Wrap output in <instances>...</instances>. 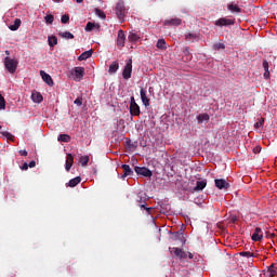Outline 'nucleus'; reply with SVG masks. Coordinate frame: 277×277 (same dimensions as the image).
Returning <instances> with one entry per match:
<instances>
[{"mask_svg":"<svg viewBox=\"0 0 277 277\" xmlns=\"http://www.w3.org/2000/svg\"><path fill=\"white\" fill-rule=\"evenodd\" d=\"M4 67L11 75H14V72H16V68H18V62L14 58H10L9 56H6L4 58Z\"/></svg>","mask_w":277,"mask_h":277,"instance_id":"f257e3e1","label":"nucleus"},{"mask_svg":"<svg viewBox=\"0 0 277 277\" xmlns=\"http://www.w3.org/2000/svg\"><path fill=\"white\" fill-rule=\"evenodd\" d=\"M116 15L120 23H124V16H127V6H124V2L120 1L117 3Z\"/></svg>","mask_w":277,"mask_h":277,"instance_id":"f03ea898","label":"nucleus"},{"mask_svg":"<svg viewBox=\"0 0 277 277\" xmlns=\"http://www.w3.org/2000/svg\"><path fill=\"white\" fill-rule=\"evenodd\" d=\"M70 72L75 77V81H81L85 75V68L75 67Z\"/></svg>","mask_w":277,"mask_h":277,"instance_id":"7ed1b4c3","label":"nucleus"},{"mask_svg":"<svg viewBox=\"0 0 277 277\" xmlns=\"http://www.w3.org/2000/svg\"><path fill=\"white\" fill-rule=\"evenodd\" d=\"M131 72H133V60H129L124 66L122 77L123 79H131Z\"/></svg>","mask_w":277,"mask_h":277,"instance_id":"20e7f679","label":"nucleus"},{"mask_svg":"<svg viewBox=\"0 0 277 277\" xmlns=\"http://www.w3.org/2000/svg\"><path fill=\"white\" fill-rule=\"evenodd\" d=\"M214 25L216 27H230V25H235V21L228 19L226 17H221L215 21Z\"/></svg>","mask_w":277,"mask_h":277,"instance_id":"39448f33","label":"nucleus"},{"mask_svg":"<svg viewBox=\"0 0 277 277\" xmlns=\"http://www.w3.org/2000/svg\"><path fill=\"white\" fill-rule=\"evenodd\" d=\"M134 172H136V174L141 176H146L147 179H150V176H153V171H150L146 167H135Z\"/></svg>","mask_w":277,"mask_h":277,"instance_id":"423d86ee","label":"nucleus"},{"mask_svg":"<svg viewBox=\"0 0 277 277\" xmlns=\"http://www.w3.org/2000/svg\"><path fill=\"white\" fill-rule=\"evenodd\" d=\"M130 114L131 116H140L141 111H140V105H137V103H135V97H131L130 98Z\"/></svg>","mask_w":277,"mask_h":277,"instance_id":"0eeeda50","label":"nucleus"},{"mask_svg":"<svg viewBox=\"0 0 277 277\" xmlns=\"http://www.w3.org/2000/svg\"><path fill=\"white\" fill-rule=\"evenodd\" d=\"M214 183L217 189H228L230 187V184L224 179H216L214 180Z\"/></svg>","mask_w":277,"mask_h":277,"instance_id":"6e6552de","label":"nucleus"},{"mask_svg":"<svg viewBox=\"0 0 277 277\" xmlns=\"http://www.w3.org/2000/svg\"><path fill=\"white\" fill-rule=\"evenodd\" d=\"M124 40H127V37L124 36V30L120 29L118 31V37H117L118 49H122V47H124Z\"/></svg>","mask_w":277,"mask_h":277,"instance_id":"1a4fd4ad","label":"nucleus"},{"mask_svg":"<svg viewBox=\"0 0 277 277\" xmlns=\"http://www.w3.org/2000/svg\"><path fill=\"white\" fill-rule=\"evenodd\" d=\"M181 23H183V21L179 17H175V18H171V19H166L163 25H167L169 27H179V25H181Z\"/></svg>","mask_w":277,"mask_h":277,"instance_id":"9d476101","label":"nucleus"},{"mask_svg":"<svg viewBox=\"0 0 277 277\" xmlns=\"http://www.w3.org/2000/svg\"><path fill=\"white\" fill-rule=\"evenodd\" d=\"M140 94H141V101H142L143 105H145V107H149L150 106V100L146 95V89L142 88L141 91H140Z\"/></svg>","mask_w":277,"mask_h":277,"instance_id":"9b49d317","label":"nucleus"},{"mask_svg":"<svg viewBox=\"0 0 277 277\" xmlns=\"http://www.w3.org/2000/svg\"><path fill=\"white\" fill-rule=\"evenodd\" d=\"M72 163H75V157H72V154H67L66 163H65V170L67 172H70V168H72Z\"/></svg>","mask_w":277,"mask_h":277,"instance_id":"f8f14e48","label":"nucleus"},{"mask_svg":"<svg viewBox=\"0 0 277 277\" xmlns=\"http://www.w3.org/2000/svg\"><path fill=\"white\" fill-rule=\"evenodd\" d=\"M263 230L261 229V227H256L251 239L252 241H261L263 239Z\"/></svg>","mask_w":277,"mask_h":277,"instance_id":"ddd939ff","label":"nucleus"},{"mask_svg":"<svg viewBox=\"0 0 277 277\" xmlns=\"http://www.w3.org/2000/svg\"><path fill=\"white\" fill-rule=\"evenodd\" d=\"M42 80L48 84V85H53V78H51V75L47 74L44 70L40 71Z\"/></svg>","mask_w":277,"mask_h":277,"instance_id":"4468645a","label":"nucleus"},{"mask_svg":"<svg viewBox=\"0 0 277 277\" xmlns=\"http://www.w3.org/2000/svg\"><path fill=\"white\" fill-rule=\"evenodd\" d=\"M92 53H94V50H89L80 54L78 57V62H85V60H90L92 57Z\"/></svg>","mask_w":277,"mask_h":277,"instance_id":"2eb2a0df","label":"nucleus"},{"mask_svg":"<svg viewBox=\"0 0 277 277\" xmlns=\"http://www.w3.org/2000/svg\"><path fill=\"white\" fill-rule=\"evenodd\" d=\"M121 168L123 170V174L121 175V179L123 181L126 176H131V174H133V170H131V167L129 164H122Z\"/></svg>","mask_w":277,"mask_h":277,"instance_id":"dca6fc26","label":"nucleus"},{"mask_svg":"<svg viewBox=\"0 0 277 277\" xmlns=\"http://www.w3.org/2000/svg\"><path fill=\"white\" fill-rule=\"evenodd\" d=\"M210 117L209 114L202 113L197 116V122L198 124H202V122H209Z\"/></svg>","mask_w":277,"mask_h":277,"instance_id":"f3484780","label":"nucleus"},{"mask_svg":"<svg viewBox=\"0 0 277 277\" xmlns=\"http://www.w3.org/2000/svg\"><path fill=\"white\" fill-rule=\"evenodd\" d=\"M171 252H173L177 259H185V256H187L181 248H172Z\"/></svg>","mask_w":277,"mask_h":277,"instance_id":"a211bd4d","label":"nucleus"},{"mask_svg":"<svg viewBox=\"0 0 277 277\" xmlns=\"http://www.w3.org/2000/svg\"><path fill=\"white\" fill-rule=\"evenodd\" d=\"M85 31H92L93 29H97V31L101 30V24H94L92 22H88L85 26Z\"/></svg>","mask_w":277,"mask_h":277,"instance_id":"6ab92c4d","label":"nucleus"},{"mask_svg":"<svg viewBox=\"0 0 277 277\" xmlns=\"http://www.w3.org/2000/svg\"><path fill=\"white\" fill-rule=\"evenodd\" d=\"M118 68H120V64L118 63V61L113 62L108 69L109 75H114L115 72H118Z\"/></svg>","mask_w":277,"mask_h":277,"instance_id":"aec40b11","label":"nucleus"},{"mask_svg":"<svg viewBox=\"0 0 277 277\" xmlns=\"http://www.w3.org/2000/svg\"><path fill=\"white\" fill-rule=\"evenodd\" d=\"M205 187H207V180L197 181L194 192H202V189H205Z\"/></svg>","mask_w":277,"mask_h":277,"instance_id":"412c9836","label":"nucleus"},{"mask_svg":"<svg viewBox=\"0 0 277 277\" xmlns=\"http://www.w3.org/2000/svg\"><path fill=\"white\" fill-rule=\"evenodd\" d=\"M31 98L34 103H42V101H44V97H42V94H40V92L32 93Z\"/></svg>","mask_w":277,"mask_h":277,"instance_id":"4be33fe9","label":"nucleus"},{"mask_svg":"<svg viewBox=\"0 0 277 277\" xmlns=\"http://www.w3.org/2000/svg\"><path fill=\"white\" fill-rule=\"evenodd\" d=\"M58 36L61 38H64L65 40H72L75 38V35H72V32H70V31L60 32Z\"/></svg>","mask_w":277,"mask_h":277,"instance_id":"5701e85b","label":"nucleus"},{"mask_svg":"<svg viewBox=\"0 0 277 277\" xmlns=\"http://www.w3.org/2000/svg\"><path fill=\"white\" fill-rule=\"evenodd\" d=\"M79 183H81V176L74 177L68 182V187H77Z\"/></svg>","mask_w":277,"mask_h":277,"instance_id":"b1692460","label":"nucleus"},{"mask_svg":"<svg viewBox=\"0 0 277 277\" xmlns=\"http://www.w3.org/2000/svg\"><path fill=\"white\" fill-rule=\"evenodd\" d=\"M227 10H229V12H236L237 14L241 13V8L234 3L228 4Z\"/></svg>","mask_w":277,"mask_h":277,"instance_id":"393cba45","label":"nucleus"},{"mask_svg":"<svg viewBox=\"0 0 277 277\" xmlns=\"http://www.w3.org/2000/svg\"><path fill=\"white\" fill-rule=\"evenodd\" d=\"M21 18H15L14 24L9 27L11 31H17V29L21 27Z\"/></svg>","mask_w":277,"mask_h":277,"instance_id":"a878e982","label":"nucleus"},{"mask_svg":"<svg viewBox=\"0 0 277 277\" xmlns=\"http://www.w3.org/2000/svg\"><path fill=\"white\" fill-rule=\"evenodd\" d=\"M264 79H269V63L267 61H263Z\"/></svg>","mask_w":277,"mask_h":277,"instance_id":"bb28decb","label":"nucleus"},{"mask_svg":"<svg viewBox=\"0 0 277 277\" xmlns=\"http://www.w3.org/2000/svg\"><path fill=\"white\" fill-rule=\"evenodd\" d=\"M128 40L129 42H137V40H140V37L137 34L131 31L128 36Z\"/></svg>","mask_w":277,"mask_h":277,"instance_id":"cd10ccee","label":"nucleus"},{"mask_svg":"<svg viewBox=\"0 0 277 277\" xmlns=\"http://www.w3.org/2000/svg\"><path fill=\"white\" fill-rule=\"evenodd\" d=\"M186 42H196L198 40V36L196 34H188L185 36Z\"/></svg>","mask_w":277,"mask_h":277,"instance_id":"c85d7f7f","label":"nucleus"},{"mask_svg":"<svg viewBox=\"0 0 277 277\" xmlns=\"http://www.w3.org/2000/svg\"><path fill=\"white\" fill-rule=\"evenodd\" d=\"M89 161H90V156H82L79 159V163H81V166L83 168H85V166H88Z\"/></svg>","mask_w":277,"mask_h":277,"instance_id":"c756f323","label":"nucleus"},{"mask_svg":"<svg viewBox=\"0 0 277 277\" xmlns=\"http://www.w3.org/2000/svg\"><path fill=\"white\" fill-rule=\"evenodd\" d=\"M267 274H268L271 277L277 276V267L274 266V264H272V265L268 267Z\"/></svg>","mask_w":277,"mask_h":277,"instance_id":"7c9ffc66","label":"nucleus"},{"mask_svg":"<svg viewBox=\"0 0 277 277\" xmlns=\"http://www.w3.org/2000/svg\"><path fill=\"white\" fill-rule=\"evenodd\" d=\"M57 141L58 142L68 143V142H70V135H68V134H61V135H58Z\"/></svg>","mask_w":277,"mask_h":277,"instance_id":"2f4dec72","label":"nucleus"},{"mask_svg":"<svg viewBox=\"0 0 277 277\" xmlns=\"http://www.w3.org/2000/svg\"><path fill=\"white\" fill-rule=\"evenodd\" d=\"M44 21L47 25H53V22L55 21V16H53V14H48L44 17Z\"/></svg>","mask_w":277,"mask_h":277,"instance_id":"473e14b6","label":"nucleus"},{"mask_svg":"<svg viewBox=\"0 0 277 277\" xmlns=\"http://www.w3.org/2000/svg\"><path fill=\"white\" fill-rule=\"evenodd\" d=\"M49 47H55L57 44V37L50 36L48 38Z\"/></svg>","mask_w":277,"mask_h":277,"instance_id":"72a5a7b5","label":"nucleus"},{"mask_svg":"<svg viewBox=\"0 0 277 277\" xmlns=\"http://www.w3.org/2000/svg\"><path fill=\"white\" fill-rule=\"evenodd\" d=\"M157 49H161L162 51L167 49L166 39H159L156 44Z\"/></svg>","mask_w":277,"mask_h":277,"instance_id":"f704fd0d","label":"nucleus"},{"mask_svg":"<svg viewBox=\"0 0 277 277\" xmlns=\"http://www.w3.org/2000/svg\"><path fill=\"white\" fill-rule=\"evenodd\" d=\"M1 135H3L4 137H6V140H9L10 142H14V135L8 131L4 132H0Z\"/></svg>","mask_w":277,"mask_h":277,"instance_id":"c9c22d12","label":"nucleus"},{"mask_svg":"<svg viewBox=\"0 0 277 277\" xmlns=\"http://www.w3.org/2000/svg\"><path fill=\"white\" fill-rule=\"evenodd\" d=\"M213 49L214 51H224V49H226V45L224 43H214Z\"/></svg>","mask_w":277,"mask_h":277,"instance_id":"e433bc0d","label":"nucleus"},{"mask_svg":"<svg viewBox=\"0 0 277 277\" xmlns=\"http://www.w3.org/2000/svg\"><path fill=\"white\" fill-rule=\"evenodd\" d=\"M265 124V119L263 118H259L258 122L254 124L255 129H261V127H263Z\"/></svg>","mask_w":277,"mask_h":277,"instance_id":"4c0bfd02","label":"nucleus"},{"mask_svg":"<svg viewBox=\"0 0 277 277\" xmlns=\"http://www.w3.org/2000/svg\"><path fill=\"white\" fill-rule=\"evenodd\" d=\"M70 22V15L65 14L61 17V23H63V25H66L67 23Z\"/></svg>","mask_w":277,"mask_h":277,"instance_id":"58836bf2","label":"nucleus"},{"mask_svg":"<svg viewBox=\"0 0 277 277\" xmlns=\"http://www.w3.org/2000/svg\"><path fill=\"white\" fill-rule=\"evenodd\" d=\"M137 202H138V207H141V209H146V198L140 197V200H137Z\"/></svg>","mask_w":277,"mask_h":277,"instance_id":"ea45409f","label":"nucleus"},{"mask_svg":"<svg viewBox=\"0 0 277 277\" xmlns=\"http://www.w3.org/2000/svg\"><path fill=\"white\" fill-rule=\"evenodd\" d=\"M240 256H246L247 259H250V256H254V253L250 251H242L240 252Z\"/></svg>","mask_w":277,"mask_h":277,"instance_id":"a19ab883","label":"nucleus"},{"mask_svg":"<svg viewBox=\"0 0 277 277\" xmlns=\"http://www.w3.org/2000/svg\"><path fill=\"white\" fill-rule=\"evenodd\" d=\"M5 109V97L0 94V110Z\"/></svg>","mask_w":277,"mask_h":277,"instance_id":"79ce46f5","label":"nucleus"},{"mask_svg":"<svg viewBox=\"0 0 277 277\" xmlns=\"http://www.w3.org/2000/svg\"><path fill=\"white\" fill-rule=\"evenodd\" d=\"M75 105H77L78 107H81V105H83V97H77L74 101Z\"/></svg>","mask_w":277,"mask_h":277,"instance_id":"37998d69","label":"nucleus"},{"mask_svg":"<svg viewBox=\"0 0 277 277\" xmlns=\"http://www.w3.org/2000/svg\"><path fill=\"white\" fill-rule=\"evenodd\" d=\"M95 14H97L100 18H106L105 12L101 11L100 9H95Z\"/></svg>","mask_w":277,"mask_h":277,"instance_id":"c03bdc74","label":"nucleus"},{"mask_svg":"<svg viewBox=\"0 0 277 277\" xmlns=\"http://www.w3.org/2000/svg\"><path fill=\"white\" fill-rule=\"evenodd\" d=\"M136 143H131V141L127 142L128 148H130V150H135V148H137V145H135Z\"/></svg>","mask_w":277,"mask_h":277,"instance_id":"a18cd8bd","label":"nucleus"},{"mask_svg":"<svg viewBox=\"0 0 277 277\" xmlns=\"http://www.w3.org/2000/svg\"><path fill=\"white\" fill-rule=\"evenodd\" d=\"M18 154L21 155V157H27L28 155V153L25 149H21Z\"/></svg>","mask_w":277,"mask_h":277,"instance_id":"49530a36","label":"nucleus"},{"mask_svg":"<svg viewBox=\"0 0 277 277\" xmlns=\"http://www.w3.org/2000/svg\"><path fill=\"white\" fill-rule=\"evenodd\" d=\"M143 209H145L147 215H150V214H151L150 211H153V208H148V207L145 206V208H143Z\"/></svg>","mask_w":277,"mask_h":277,"instance_id":"de8ad7c7","label":"nucleus"},{"mask_svg":"<svg viewBox=\"0 0 277 277\" xmlns=\"http://www.w3.org/2000/svg\"><path fill=\"white\" fill-rule=\"evenodd\" d=\"M22 170H29V163L24 162V164L22 166Z\"/></svg>","mask_w":277,"mask_h":277,"instance_id":"09e8293b","label":"nucleus"},{"mask_svg":"<svg viewBox=\"0 0 277 277\" xmlns=\"http://www.w3.org/2000/svg\"><path fill=\"white\" fill-rule=\"evenodd\" d=\"M28 168H36V161H30L29 163H28Z\"/></svg>","mask_w":277,"mask_h":277,"instance_id":"8fccbe9b","label":"nucleus"},{"mask_svg":"<svg viewBox=\"0 0 277 277\" xmlns=\"http://www.w3.org/2000/svg\"><path fill=\"white\" fill-rule=\"evenodd\" d=\"M267 237H268L269 239H274V237H276V235H275V234L269 233V234H267Z\"/></svg>","mask_w":277,"mask_h":277,"instance_id":"3c124183","label":"nucleus"},{"mask_svg":"<svg viewBox=\"0 0 277 277\" xmlns=\"http://www.w3.org/2000/svg\"><path fill=\"white\" fill-rule=\"evenodd\" d=\"M76 3H83V0H75Z\"/></svg>","mask_w":277,"mask_h":277,"instance_id":"603ef678","label":"nucleus"},{"mask_svg":"<svg viewBox=\"0 0 277 277\" xmlns=\"http://www.w3.org/2000/svg\"><path fill=\"white\" fill-rule=\"evenodd\" d=\"M5 55H10V51L6 50V51H5Z\"/></svg>","mask_w":277,"mask_h":277,"instance_id":"864d4df0","label":"nucleus"},{"mask_svg":"<svg viewBox=\"0 0 277 277\" xmlns=\"http://www.w3.org/2000/svg\"><path fill=\"white\" fill-rule=\"evenodd\" d=\"M0 129H1V126H0Z\"/></svg>","mask_w":277,"mask_h":277,"instance_id":"5fc2aeb1","label":"nucleus"}]
</instances>
